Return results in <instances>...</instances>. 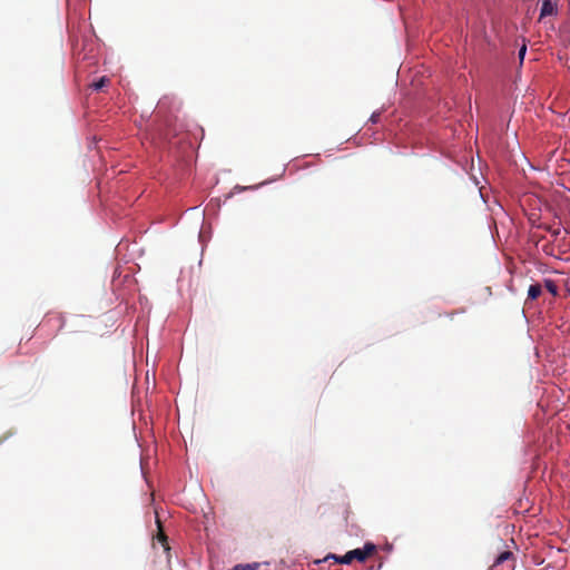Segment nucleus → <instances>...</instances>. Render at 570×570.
<instances>
[{"instance_id":"obj_6","label":"nucleus","mask_w":570,"mask_h":570,"mask_svg":"<svg viewBox=\"0 0 570 570\" xmlns=\"http://www.w3.org/2000/svg\"><path fill=\"white\" fill-rule=\"evenodd\" d=\"M107 83H109V79L107 77H101L98 81L91 83V88L94 90H101Z\"/></svg>"},{"instance_id":"obj_3","label":"nucleus","mask_w":570,"mask_h":570,"mask_svg":"<svg viewBox=\"0 0 570 570\" xmlns=\"http://www.w3.org/2000/svg\"><path fill=\"white\" fill-rule=\"evenodd\" d=\"M556 4L551 0H543L540 11V18L552 16L556 12Z\"/></svg>"},{"instance_id":"obj_2","label":"nucleus","mask_w":570,"mask_h":570,"mask_svg":"<svg viewBox=\"0 0 570 570\" xmlns=\"http://www.w3.org/2000/svg\"><path fill=\"white\" fill-rule=\"evenodd\" d=\"M375 551V546L373 543H366L363 549H354L351 550V554L354 560H358L361 562L365 561L370 556H372Z\"/></svg>"},{"instance_id":"obj_8","label":"nucleus","mask_w":570,"mask_h":570,"mask_svg":"<svg viewBox=\"0 0 570 570\" xmlns=\"http://www.w3.org/2000/svg\"><path fill=\"white\" fill-rule=\"evenodd\" d=\"M157 540L165 547V549H169L167 546V535L160 530L157 534Z\"/></svg>"},{"instance_id":"obj_1","label":"nucleus","mask_w":570,"mask_h":570,"mask_svg":"<svg viewBox=\"0 0 570 570\" xmlns=\"http://www.w3.org/2000/svg\"><path fill=\"white\" fill-rule=\"evenodd\" d=\"M513 553L511 551H503L500 553L493 562L491 570H511L513 567Z\"/></svg>"},{"instance_id":"obj_5","label":"nucleus","mask_w":570,"mask_h":570,"mask_svg":"<svg viewBox=\"0 0 570 570\" xmlns=\"http://www.w3.org/2000/svg\"><path fill=\"white\" fill-rule=\"evenodd\" d=\"M330 558L335 559L336 562L342 563V564H348V563H351L354 560L353 556L351 554V551H348L343 557H336L334 554H331L326 559H330Z\"/></svg>"},{"instance_id":"obj_9","label":"nucleus","mask_w":570,"mask_h":570,"mask_svg":"<svg viewBox=\"0 0 570 570\" xmlns=\"http://www.w3.org/2000/svg\"><path fill=\"white\" fill-rule=\"evenodd\" d=\"M380 117H381V112H373L371 118H370V121L373 122V124H376L379 120H380Z\"/></svg>"},{"instance_id":"obj_7","label":"nucleus","mask_w":570,"mask_h":570,"mask_svg":"<svg viewBox=\"0 0 570 570\" xmlns=\"http://www.w3.org/2000/svg\"><path fill=\"white\" fill-rule=\"evenodd\" d=\"M544 286L552 294V295H557L558 294V286L556 285V283L551 279H546L544 282Z\"/></svg>"},{"instance_id":"obj_4","label":"nucleus","mask_w":570,"mask_h":570,"mask_svg":"<svg viewBox=\"0 0 570 570\" xmlns=\"http://www.w3.org/2000/svg\"><path fill=\"white\" fill-rule=\"evenodd\" d=\"M542 293V287L540 284H532L528 289V298L537 299Z\"/></svg>"},{"instance_id":"obj_10","label":"nucleus","mask_w":570,"mask_h":570,"mask_svg":"<svg viewBox=\"0 0 570 570\" xmlns=\"http://www.w3.org/2000/svg\"><path fill=\"white\" fill-rule=\"evenodd\" d=\"M525 51H527V47L525 46H522V48L519 50V58H520L521 61L524 58Z\"/></svg>"}]
</instances>
